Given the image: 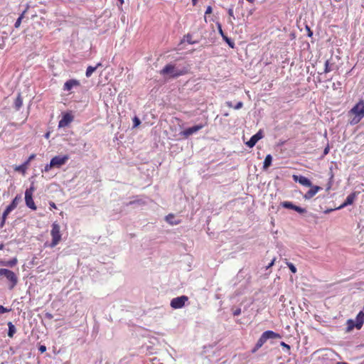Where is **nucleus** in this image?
<instances>
[{
    "instance_id": "obj_39",
    "label": "nucleus",
    "mask_w": 364,
    "mask_h": 364,
    "mask_svg": "<svg viewBox=\"0 0 364 364\" xmlns=\"http://www.w3.org/2000/svg\"><path fill=\"white\" fill-rule=\"evenodd\" d=\"M228 14L230 17L235 18V16H234V13H233V9H228Z\"/></svg>"
},
{
    "instance_id": "obj_50",
    "label": "nucleus",
    "mask_w": 364,
    "mask_h": 364,
    "mask_svg": "<svg viewBox=\"0 0 364 364\" xmlns=\"http://www.w3.org/2000/svg\"><path fill=\"white\" fill-rule=\"evenodd\" d=\"M247 1H249L250 3H254L255 0H247Z\"/></svg>"
},
{
    "instance_id": "obj_47",
    "label": "nucleus",
    "mask_w": 364,
    "mask_h": 364,
    "mask_svg": "<svg viewBox=\"0 0 364 364\" xmlns=\"http://www.w3.org/2000/svg\"><path fill=\"white\" fill-rule=\"evenodd\" d=\"M308 31H309V36H312V32L310 30V28H308Z\"/></svg>"
},
{
    "instance_id": "obj_18",
    "label": "nucleus",
    "mask_w": 364,
    "mask_h": 364,
    "mask_svg": "<svg viewBox=\"0 0 364 364\" xmlns=\"http://www.w3.org/2000/svg\"><path fill=\"white\" fill-rule=\"evenodd\" d=\"M358 194V193H357V192H353V193L349 194L347 196L345 202L343 203V205H341L340 208H343V207L347 206L348 205L353 204V202L355 201Z\"/></svg>"
},
{
    "instance_id": "obj_51",
    "label": "nucleus",
    "mask_w": 364,
    "mask_h": 364,
    "mask_svg": "<svg viewBox=\"0 0 364 364\" xmlns=\"http://www.w3.org/2000/svg\"><path fill=\"white\" fill-rule=\"evenodd\" d=\"M3 248H4V245H2V244H1V245H0V250H3Z\"/></svg>"
},
{
    "instance_id": "obj_48",
    "label": "nucleus",
    "mask_w": 364,
    "mask_h": 364,
    "mask_svg": "<svg viewBox=\"0 0 364 364\" xmlns=\"http://www.w3.org/2000/svg\"><path fill=\"white\" fill-rule=\"evenodd\" d=\"M192 3L193 5H196L197 3V0H192Z\"/></svg>"
},
{
    "instance_id": "obj_44",
    "label": "nucleus",
    "mask_w": 364,
    "mask_h": 364,
    "mask_svg": "<svg viewBox=\"0 0 364 364\" xmlns=\"http://www.w3.org/2000/svg\"><path fill=\"white\" fill-rule=\"evenodd\" d=\"M281 345L284 346V348H287L288 350L290 349V346L288 344H286L284 342H282Z\"/></svg>"
},
{
    "instance_id": "obj_46",
    "label": "nucleus",
    "mask_w": 364,
    "mask_h": 364,
    "mask_svg": "<svg viewBox=\"0 0 364 364\" xmlns=\"http://www.w3.org/2000/svg\"><path fill=\"white\" fill-rule=\"evenodd\" d=\"M31 161H28V160L27 159V161L26 162H24L23 164V165H26V167L27 168L28 165L29 164Z\"/></svg>"
},
{
    "instance_id": "obj_34",
    "label": "nucleus",
    "mask_w": 364,
    "mask_h": 364,
    "mask_svg": "<svg viewBox=\"0 0 364 364\" xmlns=\"http://www.w3.org/2000/svg\"><path fill=\"white\" fill-rule=\"evenodd\" d=\"M174 217V215L173 214H168L166 218V220L167 222L170 223L171 224H173L170 220H172V218Z\"/></svg>"
},
{
    "instance_id": "obj_29",
    "label": "nucleus",
    "mask_w": 364,
    "mask_h": 364,
    "mask_svg": "<svg viewBox=\"0 0 364 364\" xmlns=\"http://www.w3.org/2000/svg\"><path fill=\"white\" fill-rule=\"evenodd\" d=\"M185 38L189 44H195L197 43V41L192 40V35L189 33L185 36Z\"/></svg>"
},
{
    "instance_id": "obj_25",
    "label": "nucleus",
    "mask_w": 364,
    "mask_h": 364,
    "mask_svg": "<svg viewBox=\"0 0 364 364\" xmlns=\"http://www.w3.org/2000/svg\"><path fill=\"white\" fill-rule=\"evenodd\" d=\"M26 11H23L21 15L20 16L17 18L15 24H14V26L15 28H18L20 27L21 26V21L22 19L24 17V14H25Z\"/></svg>"
},
{
    "instance_id": "obj_3",
    "label": "nucleus",
    "mask_w": 364,
    "mask_h": 364,
    "mask_svg": "<svg viewBox=\"0 0 364 364\" xmlns=\"http://www.w3.org/2000/svg\"><path fill=\"white\" fill-rule=\"evenodd\" d=\"M162 75H168L170 77H178L186 73V70H178L173 64H167L160 71Z\"/></svg>"
},
{
    "instance_id": "obj_21",
    "label": "nucleus",
    "mask_w": 364,
    "mask_h": 364,
    "mask_svg": "<svg viewBox=\"0 0 364 364\" xmlns=\"http://www.w3.org/2000/svg\"><path fill=\"white\" fill-rule=\"evenodd\" d=\"M7 325L9 327L8 336L9 338H13L14 334L16 332V328L15 326L11 321L8 322Z\"/></svg>"
},
{
    "instance_id": "obj_2",
    "label": "nucleus",
    "mask_w": 364,
    "mask_h": 364,
    "mask_svg": "<svg viewBox=\"0 0 364 364\" xmlns=\"http://www.w3.org/2000/svg\"><path fill=\"white\" fill-rule=\"evenodd\" d=\"M364 323V312L360 311L355 318V321L353 319H348L346 321V332L352 331L355 328L360 330Z\"/></svg>"
},
{
    "instance_id": "obj_30",
    "label": "nucleus",
    "mask_w": 364,
    "mask_h": 364,
    "mask_svg": "<svg viewBox=\"0 0 364 364\" xmlns=\"http://www.w3.org/2000/svg\"><path fill=\"white\" fill-rule=\"evenodd\" d=\"M54 166H53V163L52 162V161L50 160V164H46L44 169L42 171H44V172H48L52 168H53Z\"/></svg>"
},
{
    "instance_id": "obj_27",
    "label": "nucleus",
    "mask_w": 364,
    "mask_h": 364,
    "mask_svg": "<svg viewBox=\"0 0 364 364\" xmlns=\"http://www.w3.org/2000/svg\"><path fill=\"white\" fill-rule=\"evenodd\" d=\"M14 169L15 171L21 172L24 174L26 173L27 168L26 167V165L21 164L18 166H16Z\"/></svg>"
},
{
    "instance_id": "obj_36",
    "label": "nucleus",
    "mask_w": 364,
    "mask_h": 364,
    "mask_svg": "<svg viewBox=\"0 0 364 364\" xmlns=\"http://www.w3.org/2000/svg\"><path fill=\"white\" fill-rule=\"evenodd\" d=\"M243 106V103L242 102H239L237 103V105L234 107V109H239L242 108Z\"/></svg>"
},
{
    "instance_id": "obj_35",
    "label": "nucleus",
    "mask_w": 364,
    "mask_h": 364,
    "mask_svg": "<svg viewBox=\"0 0 364 364\" xmlns=\"http://www.w3.org/2000/svg\"><path fill=\"white\" fill-rule=\"evenodd\" d=\"M232 314L234 316H239L241 314V309L237 308L233 311Z\"/></svg>"
},
{
    "instance_id": "obj_6",
    "label": "nucleus",
    "mask_w": 364,
    "mask_h": 364,
    "mask_svg": "<svg viewBox=\"0 0 364 364\" xmlns=\"http://www.w3.org/2000/svg\"><path fill=\"white\" fill-rule=\"evenodd\" d=\"M4 276L11 282V289H13L18 283V277L11 270L0 269V276Z\"/></svg>"
},
{
    "instance_id": "obj_14",
    "label": "nucleus",
    "mask_w": 364,
    "mask_h": 364,
    "mask_svg": "<svg viewBox=\"0 0 364 364\" xmlns=\"http://www.w3.org/2000/svg\"><path fill=\"white\" fill-rule=\"evenodd\" d=\"M263 137V133L262 130H259L257 134L253 135L250 139L246 142V145L252 148L257 144V142Z\"/></svg>"
},
{
    "instance_id": "obj_32",
    "label": "nucleus",
    "mask_w": 364,
    "mask_h": 364,
    "mask_svg": "<svg viewBox=\"0 0 364 364\" xmlns=\"http://www.w3.org/2000/svg\"><path fill=\"white\" fill-rule=\"evenodd\" d=\"M217 26H218V32L221 35V36L223 37V36H225L222 29L221 24L218 23H217Z\"/></svg>"
},
{
    "instance_id": "obj_26",
    "label": "nucleus",
    "mask_w": 364,
    "mask_h": 364,
    "mask_svg": "<svg viewBox=\"0 0 364 364\" xmlns=\"http://www.w3.org/2000/svg\"><path fill=\"white\" fill-rule=\"evenodd\" d=\"M223 38L228 44V46L230 48H233L235 47V43L230 38H229L226 35L223 36Z\"/></svg>"
},
{
    "instance_id": "obj_8",
    "label": "nucleus",
    "mask_w": 364,
    "mask_h": 364,
    "mask_svg": "<svg viewBox=\"0 0 364 364\" xmlns=\"http://www.w3.org/2000/svg\"><path fill=\"white\" fill-rule=\"evenodd\" d=\"M21 200V196H16L14 200H12V202L11 203L10 205H9L5 209V210L4 211L3 214H2V220H1V225H3L5 223V220L6 219V217L8 216V215L13 210H14L18 203L20 202V200Z\"/></svg>"
},
{
    "instance_id": "obj_17",
    "label": "nucleus",
    "mask_w": 364,
    "mask_h": 364,
    "mask_svg": "<svg viewBox=\"0 0 364 364\" xmlns=\"http://www.w3.org/2000/svg\"><path fill=\"white\" fill-rule=\"evenodd\" d=\"M321 188L318 186H311V188L305 193L304 196V198L305 199H311L313 198L320 190Z\"/></svg>"
},
{
    "instance_id": "obj_22",
    "label": "nucleus",
    "mask_w": 364,
    "mask_h": 364,
    "mask_svg": "<svg viewBox=\"0 0 364 364\" xmlns=\"http://www.w3.org/2000/svg\"><path fill=\"white\" fill-rule=\"evenodd\" d=\"M272 156L271 154H267L264 159V163H263V169L266 170L272 164Z\"/></svg>"
},
{
    "instance_id": "obj_41",
    "label": "nucleus",
    "mask_w": 364,
    "mask_h": 364,
    "mask_svg": "<svg viewBox=\"0 0 364 364\" xmlns=\"http://www.w3.org/2000/svg\"><path fill=\"white\" fill-rule=\"evenodd\" d=\"M275 259H273L272 262L268 264L267 269L272 267L274 264Z\"/></svg>"
},
{
    "instance_id": "obj_52",
    "label": "nucleus",
    "mask_w": 364,
    "mask_h": 364,
    "mask_svg": "<svg viewBox=\"0 0 364 364\" xmlns=\"http://www.w3.org/2000/svg\"><path fill=\"white\" fill-rule=\"evenodd\" d=\"M121 3V4H124V0H119Z\"/></svg>"
},
{
    "instance_id": "obj_38",
    "label": "nucleus",
    "mask_w": 364,
    "mask_h": 364,
    "mask_svg": "<svg viewBox=\"0 0 364 364\" xmlns=\"http://www.w3.org/2000/svg\"><path fill=\"white\" fill-rule=\"evenodd\" d=\"M38 349H39V351H40L41 353H43L46 352V347L45 346H41L39 347V348H38Z\"/></svg>"
},
{
    "instance_id": "obj_31",
    "label": "nucleus",
    "mask_w": 364,
    "mask_h": 364,
    "mask_svg": "<svg viewBox=\"0 0 364 364\" xmlns=\"http://www.w3.org/2000/svg\"><path fill=\"white\" fill-rule=\"evenodd\" d=\"M11 311L10 309H7L0 305V314L9 312Z\"/></svg>"
},
{
    "instance_id": "obj_45",
    "label": "nucleus",
    "mask_w": 364,
    "mask_h": 364,
    "mask_svg": "<svg viewBox=\"0 0 364 364\" xmlns=\"http://www.w3.org/2000/svg\"><path fill=\"white\" fill-rule=\"evenodd\" d=\"M226 105L228 107H232V103L231 102H227Z\"/></svg>"
},
{
    "instance_id": "obj_33",
    "label": "nucleus",
    "mask_w": 364,
    "mask_h": 364,
    "mask_svg": "<svg viewBox=\"0 0 364 364\" xmlns=\"http://www.w3.org/2000/svg\"><path fill=\"white\" fill-rule=\"evenodd\" d=\"M141 123L139 119L136 117H134V127H137L138 125H139Z\"/></svg>"
},
{
    "instance_id": "obj_43",
    "label": "nucleus",
    "mask_w": 364,
    "mask_h": 364,
    "mask_svg": "<svg viewBox=\"0 0 364 364\" xmlns=\"http://www.w3.org/2000/svg\"><path fill=\"white\" fill-rule=\"evenodd\" d=\"M35 157H36V154H32L31 155H30V156L28 159V161H31L33 159H35Z\"/></svg>"
},
{
    "instance_id": "obj_13",
    "label": "nucleus",
    "mask_w": 364,
    "mask_h": 364,
    "mask_svg": "<svg viewBox=\"0 0 364 364\" xmlns=\"http://www.w3.org/2000/svg\"><path fill=\"white\" fill-rule=\"evenodd\" d=\"M281 205L283 208H288V209H292L299 213H304L306 212L305 208H302L299 206H297L294 204H293L291 202L289 201H284L281 203Z\"/></svg>"
},
{
    "instance_id": "obj_10",
    "label": "nucleus",
    "mask_w": 364,
    "mask_h": 364,
    "mask_svg": "<svg viewBox=\"0 0 364 364\" xmlns=\"http://www.w3.org/2000/svg\"><path fill=\"white\" fill-rule=\"evenodd\" d=\"M188 300V297L187 296L183 295L173 298L171 301L170 305L174 309H181L185 306V304Z\"/></svg>"
},
{
    "instance_id": "obj_37",
    "label": "nucleus",
    "mask_w": 364,
    "mask_h": 364,
    "mask_svg": "<svg viewBox=\"0 0 364 364\" xmlns=\"http://www.w3.org/2000/svg\"><path fill=\"white\" fill-rule=\"evenodd\" d=\"M213 12V9L210 6H208L206 9L205 14H210Z\"/></svg>"
},
{
    "instance_id": "obj_19",
    "label": "nucleus",
    "mask_w": 364,
    "mask_h": 364,
    "mask_svg": "<svg viewBox=\"0 0 364 364\" xmlns=\"http://www.w3.org/2000/svg\"><path fill=\"white\" fill-rule=\"evenodd\" d=\"M336 65H334V63H331L330 60H327L326 62H325V67H324V73H330L331 71H333V70L336 69Z\"/></svg>"
},
{
    "instance_id": "obj_28",
    "label": "nucleus",
    "mask_w": 364,
    "mask_h": 364,
    "mask_svg": "<svg viewBox=\"0 0 364 364\" xmlns=\"http://www.w3.org/2000/svg\"><path fill=\"white\" fill-rule=\"evenodd\" d=\"M286 264L287 265V267L289 268V269L291 270V272L292 273L294 274L296 272V267L292 263L288 262L287 259H286Z\"/></svg>"
},
{
    "instance_id": "obj_4",
    "label": "nucleus",
    "mask_w": 364,
    "mask_h": 364,
    "mask_svg": "<svg viewBox=\"0 0 364 364\" xmlns=\"http://www.w3.org/2000/svg\"><path fill=\"white\" fill-rule=\"evenodd\" d=\"M280 338L279 334L272 331H264L260 338L258 339L255 347L252 350V353H255L258 349H259L264 343L269 339V338Z\"/></svg>"
},
{
    "instance_id": "obj_40",
    "label": "nucleus",
    "mask_w": 364,
    "mask_h": 364,
    "mask_svg": "<svg viewBox=\"0 0 364 364\" xmlns=\"http://www.w3.org/2000/svg\"><path fill=\"white\" fill-rule=\"evenodd\" d=\"M49 205H50V209H52V208L56 209L57 208L55 203L54 202H53V201H50L49 203Z\"/></svg>"
},
{
    "instance_id": "obj_15",
    "label": "nucleus",
    "mask_w": 364,
    "mask_h": 364,
    "mask_svg": "<svg viewBox=\"0 0 364 364\" xmlns=\"http://www.w3.org/2000/svg\"><path fill=\"white\" fill-rule=\"evenodd\" d=\"M293 179L295 182H299L302 186H306V187H311V182L309 179L303 176H297V175H293Z\"/></svg>"
},
{
    "instance_id": "obj_9",
    "label": "nucleus",
    "mask_w": 364,
    "mask_h": 364,
    "mask_svg": "<svg viewBox=\"0 0 364 364\" xmlns=\"http://www.w3.org/2000/svg\"><path fill=\"white\" fill-rule=\"evenodd\" d=\"M207 122H205L204 124H199L191 127L187 128L181 132V135L183 136V138L187 139L191 135L203 129L204 127L207 125Z\"/></svg>"
},
{
    "instance_id": "obj_7",
    "label": "nucleus",
    "mask_w": 364,
    "mask_h": 364,
    "mask_svg": "<svg viewBox=\"0 0 364 364\" xmlns=\"http://www.w3.org/2000/svg\"><path fill=\"white\" fill-rule=\"evenodd\" d=\"M35 191L34 186L32 185L25 191V202L26 205L33 210H36L37 207L33 200V193Z\"/></svg>"
},
{
    "instance_id": "obj_24",
    "label": "nucleus",
    "mask_w": 364,
    "mask_h": 364,
    "mask_svg": "<svg viewBox=\"0 0 364 364\" xmlns=\"http://www.w3.org/2000/svg\"><path fill=\"white\" fill-rule=\"evenodd\" d=\"M100 65V63H99L97 66L92 67V66H88L86 70V77H89L92 75V74L95 71L97 66Z\"/></svg>"
},
{
    "instance_id": "obj_12",
    "label": "nucleus",
    "mask_w": 364,
    "mask_h": 364,
    "mask_svg": "<svg viewBox=\"0 0 364 364\" xmlns=\"http://www.w3.org/2000/svg\"><path fill=\"white\" fill-rule=\"evenodd\" d=\"M69 159V156L68 155H65L63 156H55L52 158L51 161L53 163L54 167L60 168L63 165H64L68 160Z\"/></svg>"
},
{
    "instance_id": "obj_1",
    "label": "nucleus",
    "mask_w": 364,
    "mask_h": 364,
    "mask_svg": "<svg viewBox=\"0 0 364 364\" xmlns=\"http://www.w3.org/2000/svg\"><path fill=\"white\" fill-rule=\"evenodd\" d=\"M349 114L353 115L350 121V124H357L364 117V100H360L349 111Z\"/></svg>"
},
{
    "instance_id": "obj_11",
    "label": "nucleus",
    "mask_w": 364,
    "mask_h": 364,
    "mask_svg": "<svg viewBox=\"0 0 364 364\" xmlns=\"http://www.w3.org/2000/svg\"><path fill=\"white\" fill-rule=\"evenodd\" d=\"M74 117L71 113H63L61 119L58 122V127H65L73 121Z\"/></svg>"
},
{
    "instance_id": "obj_49",
    "label": "nucleus",
    "mask_w": 364,
    "mask_h": 364,
    "mask_svg": "<svg viewBox=\"0 0 364 364\" xmlns=\"http://www.w3.org/2000/svg\"><path fill=\"white\" fill-rule=\"evenodd\" d=\"M49 135H50V134L47 133V134H46L45 136L48 139L49 137Z\"/></svg>"
},
{
    "instance_id": "obj_16",
    "label": "nucleus",
    "mask_w": 364,
    "mask_h": 364,
    "mask_svg": "<svg viewBox=\"0 0 364 364\" xmlns=\"http://www.w3.org/2000/svg\"><path fill=\"white\" fill-rule=\"evenodd\" d=\"M80 81L75 79H71L66 81L63 85V90L70 91L74 87L80 86Z\"/></svg>"
},
{
    "instance_id": "obj_53",
    "label": "nucleus",
    "mask_w": 364,
    "mask_h": 364,
    "mask_svg": "<svg viewBox=\"0 0 364 364\" xmlns=\"http://www.w3.org/2000/svg\"><path fill=\"white\" fill-rule=\"evenodd\" d=\"M230 23L232 25L233 24V22L232 20H230Z\"/></svg>"
},
{
    "instance_id": "obj_5",
    "label": "nucleus",
    "mask_w": 364,
    "mask_h": 364,
    "mask_svg": "<svg viewBox=\"0 0 364 364\" xmlns=\"http://www.w3.org/2000/svg\"><path fill=\"white\" fill-rule=\"evenodd\" d=\"M50 235L52 237V241L50 244V247H55L61 241V233L60 227L58 223L54 222L52 224V229L50 230Z\"/></svg>"
},
{
    "instance_id": "obj_20",
    "label": "nucleus",
    "mask_w": 364,
    "mask_h": 364,
    "mask_svg": "<svg viewBox=\"0 0 364 364\" xmlns=\"http://www.w3.org/2000/svg\"><path fill=\"white\" fill-rule=\"evenodd\" d=\"M17 262L18 261L16 258H13L12 259L9 261H1L0 265L13 267L17 264Z\"/></svg>"
},
{
    "instance_id": "obj_42",
    "label": "nucleus",
    "mask_w": 364,
    "mask_h": 364,
    "mask_svg": "<svg viewBox=\"0 0 364 364\" xmlns=\"http://www.w3.org/2000/svg\"><path fill=\"white\" fill-rule=\"evenodd\" d=\"M329 152V146H327L323 151V155H327Z\"/></svg>"
},
{
    "instance_id": "obj_23",
    "label": "nucleus",
    "mask_w": 364,
    "mask_h": 364,
    "mask_svg": "<svg viewBox=\"0 0 364 364\" xmlns=\"http://www.w3.org/2000/svg\"><path fill=\"white\" fill-rule=\"evenodd\" d=\"M23 105V100L20 94H18V97H16L15 102H14V106L16 110H18Z\"/></svg>"
}]
</instances>
